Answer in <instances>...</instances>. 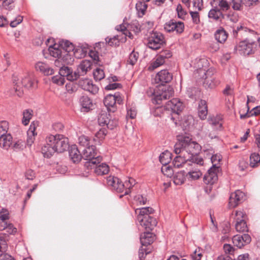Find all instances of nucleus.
Returning a JSON list of instances; mask_svg holds the SVG:
<instances>
[{"instance_id": "obj_1", "label": "nucleus", "mask_w": 260, "mask_h": 260, "mask_svg": "<svg viewBox=\"0 0 260 260\" xmlns=\"http://www.w3.org/2000/svg\"><path fill=\"white\" fill-rule=\"evenodd\" d=\"M178 141L174 145V152L177 155L174 158L173 164L175 168H180L191 162L201 164L203 159L198 161V154L201 151L200 145L192 140L188 136L182 135L177 137Z\"/></svg>"}, {"instance_id": "obj_2", "label": "nucleus", "mask_w": 260, "mask_h": 260, "mask_svg": "<svg viewBox=\"0 0 260 260\" xmlns=\"http://www.w3.org/2000/svg\"><path fill=\"white\" fill-rule=\"evenodd\" d=\"M46 144L42 148L44 157H50L55 152L61 153L69 147L68 138L62 135H50L46 138Z\"/></svg>"}, {"instance_id": "obj_3", "label": "nucleus", "mask_w": 260, "mask_h": 260, "mask_svg": "<svg viewBox=\"0 0 260 260\" xmlns=\"http://www.w3.org/2000/svg\"><path fill=\"white\" fill-rule=\"evenodd\" d=\"M154 211L153 208L149 207L142 208L139 210L137 221L147 231H152L157 224L156 219L150 215Z\"/></svg>"}, {"instance_id": "obj_4", "label": "nucleus", "mask_w": 260, "mask_h": 260, "mask_svg": "<svg viewBox=\"0 0 260 260\" xmlns=\"http://www.w3.org/2000/svg\"><path fill=\"white\" fill-rule=\"evenodd\" d=\"M96 145L92 144L90 146L86 147L82 150V158L86 160L85 166L88 168L92 169L96 164H100L102 160V157L98 153Z\"/></svg>"}, {"instance_id": "obj_5", "label": "nucleus", "mask_w": 260, "mask_h": 260, "mask_svg": "<svg viewBox=\"0 0 260 260\" xmlns=\"http://www.w3.org/2000/svg\"><path fill=\"white\" fill-rule=\"evenodd\" d=\"M14 89L16 94L19 97H21L23 93L22 87L27 89L35 88L37 87V81L35 79L32 75L26 74L21 78L20 82L16 81L14 79Z\"/></svg>"}, {"instance_id": "obj_6", "label": "nucleus", "mask_w": 260, "mask_h": 260, "mask_svg": "<svg viewBox=\"0 0 260 260\" xmlns=\"http://www.w3.org/2000/svg\"><path fill=\"white\" fill-rule=\"evenodd\" d=\"M257 43L252 41L245 39L239 42L235 46L234 50L244 56H249L255 53Z\"/></svg>"}, {"instance_id": "obj_7", "label": "nucleus", "mask_w": 260, "mask_h": 260, "mask_svg": "<svg viewBox=\"0 0 260 260\" xmlns=\"http://www.w3.org/2000/svg\"><path fill=\"white\" fill-rule=\"evenodd\" d=\"M174 94V90L171 87L162 86L158 89V91H154V97L152 99V103L160 105L162 101L170 99Z\"/></svg>"}, {"instance_id": "obj_8", "label": "nucleus", "mask_w": 260, "mask_h": 260, "mask_svg": "<svg viewBox=\"0 0 260 260\" xmlns=\"http://www.w3.org/2000/svg\"><path fill=\"white\" fill-rule=\"evenodd\" d=\"M164 36L159 32H153L147 39V46L152 50H157L166 45Z\"/></svg>"}, {"instance_id": "obj_9", "label": "nucleus", "mask_w": 260, "mask_h": 260, "mask_svg": "<svg viewBox=\"0 0 260 260\" xmlns=\"http://www.w3.org/2000/svg\"><path fill=\"white\" fill-rule=\"evenodd\" d=\"M103 102L109 112H114L116 110V104H122L123 99L121 94L117 92L114 94H109L107 95L105 97Z\"/></svg>"}, {"instance_id": "obj_10", "label": "nucleus", "mask_w": 260, "mask_h": 260, "mask_svg": "<svg viewBox=\"0 0 260 260\" xmlns=\"http://www.w3.org/2000/svg\"><path fill=\"white\" fill-rule=\"evenodd\" d=\"M165 109L172 112L171 119L174 121L175 119L179 118V115L183 109V105L178 99H173L166 103Z\"/></svg>"}, {"instance_id": "obj_11", "label": "nucleus", "mask_w": 260, "mask_h": 260, "mask_svg": "<svg viewBox=\"0 0 260 260\" xmlns=\"http://www.w3.org/2000/svg\"><path fill=\"white\" fill-rule=\"evenodd\" d=\"M220 170V166H217V164H214L208 170V172L205 174L203 181L207 185H209V191L211 190V185L213 184L218 179V173Z\"/></svg>"}, {"instance_id": "obj_12", "label": "nucleus", "mask_w": 260, "mask_h": 260, "mask_svg": "<svg viewBox=\"0 0 260 260\" xmlns=\"http://www.w3.org/2000/svg\"><path fill=\"white\" fill-rule=\"evenodd\" d=\"M73 45L69 41L66 40L64 42V48H62L61 54L59 58L66 64L72 63L74 61L73 54L70 52L72 50Z\"/></svg>"}, {"instance_id": "obj_13", "label": "nucleus", "mask_w": 260, "mask_h": 260, "mask_svg": "<svg viewBox=\"0 0 260 260\" xmlns=\"http://www.w3.org/2000/svg\"><path fill=\"white\" fill-rule=\"evenodd\" d=\"M172 53L169 50H165L161 51L156 56L155 60L151 63L149 66V69L154 70L158 67L162 65L165 62L166 59L171 57Z\"/></svg>"}, {"instance_id": "obj_14", "label": "nucleus", "mask_w": 260, "mask_h": 260, "mask_svg": "<svg viewBox=\"0 0 260 260\" xmlns=\"http://www.w3.org/2000/svg\"><path fill=\"white\" fill-rule=\"evenodd\" d=\"M165 30L168 32H175L177 34H180L184 29L183 22L170 20L164 25Z\"/></svg>"}, {"instance_id": "obj_15", "label": "nucleus", "mask_w": 260, "mask_h": 260, "mask_svg": "<svg viewBox=\"0 0 260 260\" xmlns=\"http://www.w3.org/2000/svg\"><path fill=\"white\" fill-rule=\"evenodd\" d=\"M245 214L242 211H238L236 212V223L235 229L238 232H248V227L244 220Z\"/></svg>"}, {"instance_id": "obj_16", "label": "nucleus", "mask_w": 260, "mask_h": 260, "mask_svg": "<svg viewBox=\"0 0 260 260\" xmlns=\"http://www.w3.org/2000/svg\"><path fill=\"white\" fill-rule=\"evenodd\" d=\"M232 240L235 246L241 248L244 245L250 243L251 241V238L249 234H243L242 235L234 236L232 238Z\"/></svg>"}, {"instance_id": "obj_17", "label": "nucleus", "mask_w": 260, "mask_h": 260, "mask_svg": "<svg viewBox=\"0 0 260 260\" xmlns=\"http://www.w3.org/2000/svg\"><path fill=\"white\" fill-rule=\"evenodd\" d=\"M198 67L200 69V71H204V75L202 78L205 80V79H209L212 78V75L215 73V70L214 68H210L208 70H206V66L208 64V60L205 58H202L199 60Z\"/></svg>"}, {"instance_id": "obj_18", "label": "nucleus", "mask_w": 260, "mask_h": 260, "mask_svg": "<svg viewBox=\"0 0 260 260\" xmlns=\"http://www.w3.org/2000/svg\"><path fill=\"white\" fill-rule=\"evenodd\" d=\"M92 62L87 59L83 60L78 66L75 73L78 75V79L81 76H84L91 69Z\"/></svg>"}, {"instance_id": "obj_19", "label": "nucleus", "mask_w": 260, "mask_h": 260, "mask_svg": "<svg viewBox=\"0 0 260 260\" xmlns=\"http://www.w3.org/2000/svg\"><path fill=\"white\" fill-rule=\"evenodd\" d=\"M66 65V64L60 67L58 74L64 78L66 77L67 79L70 81L76 80L78 79V75L75 72H73V70L71 68Z\"/></svg>"}, {"instance_id": "obj_20", "label": "nucleus", "mask_w": 260, "mask_h": 260, "mask_svg": "<svg viewBox=\"0 0 260 260\" xmlns=\"http://www.w3.org/2000/svg\"><path fill=\"white\" fill-rule=\"evenodd\" d=\"M208 17L210 21L221 22L225 19V15L218 8L212 7L209 11Z\"/></svg>"}, {"instance_id": "obj_21", "label": "nucleus", "mask_w": 260, "mask_h": 260, "mask_svg": "<svg viewBox=\"0 0 260 260\" xmlns=\"http://www.w3.org/2000/svg\"><path fill=\"white\" fill-rule=\"evenodd\" d=\"M245 197V194L240 190H236L232 193L229 198V204L231 207H236L239 203L242 202Z\"/></svg>"}, {"instance_id": "obj_22", "label": "nucleus", "mask_w": 260, "mask_h": 260, "mask_svg": "<svg viewBox=\"0 0 260 260\" xmlns=\"http://www.w3.org/2000/svg\"><path fill=\"white\" fill-rule=\"evenodd\" d=\"M79 103L82 112H87L93 109L92 101L87 95L81 96L79 99Z\"/></svg>"}, {"instance_id": "obj_23", "label": "nucleus", "mask_w": 260, "mask_h": 260, "mask_svg": "<svg viewBox=\"0 0 260 260\" xmlns=\"http://www.w3.org/2000/svg\"><path fill=\"white\" fill-rule=\"evenodd\" d=\"M68 149H69V156L72 161L74 163L79 162L81 160L82 156L77 145H72Z\"/></svg>"}, {"instance_id": "obj_24", "label": "nucleus", "mask_w": 260, "mask_h": 260, "mask_svg": "<svg viewBox=\"0 0 260 260\" xmlns=\"http://www.w3.org/2000/svg\"><path fill=\"white\" fill-rule=\"evenodd\" d=\"M35 68L45 76L51 75L54 73V70L50 66L44 62L39 61L36 63Z\"/></svg>"}, {"instance_id": "obj_25", "label": "nucleus", "mask_w": 260, "mask_h": 260, "mask_svg": "<svg viewBox=\"0 0 260 260\" xmlns=\"http://www.w3.org/2000/svg\"><path fill=\"white\" fill-rule=\"evenodd\" d=\"M173 78L172 74L167 70H162L157 73L156 80H158L160 84H164L170 82Z\"/></svg>"}, {"instance_id": "obj_26", "label": "nucleus", "mask_w": 260, "mask_h": 260, "mask_svg": "<svg viewBox=\"0 0 260 260\" xmlns=\"http://www.w3.org/2000/svg\"><path fill=\"white\" fill-rule=\"evenodd\" d=\"M210 4L212 7L218 8L223 13L230 9V3L226 0H210Z\"/></svg>"}, {"instance_id": "obj_27", "label": "nucleus", "mask_w": 260, "mask_h": 260, "mask_svg": "<svg viewBox=\"0 0 260 260\" xmlns=\"http://www.w3.org/2000/svg\"><path fill=\"white\" fill-rule=\"evenodd\" d=\"M111 122H113V121L109 119L107 113H103L99 115L98 117V123L100 125L102 126L106 125L108 128L113 129L117 126V123L115 122L114 125H111Z\"/></svg>"}, {"instance_id": "obj_28", "label": "nucleus", "mask_w": 260, "mask_h": 260, "mask_svg": "<svg viewBox=\"0 0 260 260\" xmlns=\"http://www.w3.org/2000/svg\"><path fill=\"white\" fill-rule=\"evenodd\" d=\"M198 115L201 120H205L208 114V106L207 102L204 100H200L198 103Z\"/></svg>"}, {"instance_id": "obj_29", "label": "nucleus", "mask_w": 260, "mask_h": 260, "mask_svg": "<svg viewBox=\"0 0 260 260\" xmlns=\"http://www.w3.org/2000/svg\"><path fill=\"white\" fill-rule=\"evenodd\" d=\"M154 238V235L152 233L147 231V232L141 234L140 240L143 246H147L153 242Z\"/></svg>"}, {"instance_id": "obj_30", "label": "nucleus", "mask_w": 260, "mask_h": 260, "mask_svg": "<svg viewBox=\"0 0 260 260\" xmlns=\"http://www.w3.org/2000/svg\"><path fill=\"white\" fill-rule=\"evenodd\" d=\"M0 231L4 232V235L9 236V235H14L17 232V229L14 226L12 223L2 222L0 224Z\"/></svg>"}, {"instance_id": "obj_31", "label": "nucleus", "mask_w": 260, "mask_h": 260, "mask_svg": "<svg viewBox=\"0 0 260 260\" xmlns=\"http://www.w3.org/2000/svg\"><path fill=\"white\" fill-rule=\"evenodd\" d=\"M228 37V33L222 27H220L214 33V38L219 43H223Z\"/></svg>"}, {"instance_id": "obj_32", "label": "nucleus", "mask_w": 260, "mask_h": 260, "mask_svg": "<svg viewBox=\"0 0 260 260\" xmlns=\"http://www.w3.org/2000/svg\"><path fill=\"white\" fill-rule=\"evenodd\" d=\"M13 138L9 134H6L0 138V146L8 150L12 145Z\"/></svg>"}, {"instance_id": "obj_33", "label": "nucleus", "mask_w": 260, "mask_h": 260, "mask_svg": "<svg viewBox=\"0 0 260 260\" xmlns=\"http://www.w3.org/2000/svg\"><path fill=\"white\" fill-rule=\"evenodd\" d=\"M107 134V131L105 128H101L97 132L94 137L92 138V141L95 145H101L103 140L105 138V136Z\"/></svg>"}, {"instance_id": "obj_34", "label": "nucleus", "mask_w": 260, "mask_h": 260, "mask_svg": "<svg viewBox=\"0 0 260 260\" xmlns=\"http://www.w3.org/2000/svg\"><path fill=\"white\" fill-rule=\"evenodd\" d=\"M123 184L124 194L120 196V198H122L124 195L128 194L131 192V188H132L136 184V180L133 178L129 177L128 180H126Z\"/></svg>"}, {"instance_id": "obj_35", "label": "nucleus", "mask_w": 260, "mask_h": 260, "mask_svg": "<svg viewBox=\"0 0 260 260\" xmlns=\"http://www.w3.org/2000/svg\"><path fill=\"white\" fill-rule=\"evenodd\" d=\"M98 164L94 165V172L98 175H104L108 173L109 167L106 163H102L98 166ZM93 168V167H92Z\"/></svg>"}, {"instance_id": "obj_36", "label": "nucleus", "mask_w": 260, "mask_h": 260, "mask_svg": "<svg viewBox=\"0 0 260 260\" xmlns=\"http://www.w3.org/2000/svg\"><path fill=\"white\" fill-rule=\"evenodd\" d=\"M78 143L80 146V149L82 150V147L84 149L86 147L90 146L92 144H94L92 139L89 138L88 137L82 135L78 138Z\"/></svg>"}, {"instance_id": "obj_37", "label": "nucleus", "mask_w": 260, "mask_h": 260, "mask_svg": "<svg viewBox=\"0 0 260 260\" xmlns=\"http://www.w3.org/2000/svg\"><path fill=\"white\" fill-rule=\"evenodd\" d=\"M186 173L185 171H181L176 173L173 177L174 183L176 185L182 184L186 179Z\"/></svg>"}, {"instance_id": "obj_38", "label": "nucleus", "mask_w": 260, "mask_h": 260, "mask_svg": "<svg viewBox=\"0 0 260 260\" xmlns=\"http://www.w3.org/2000/svg\"><path fill=\"white\" fill-rule=\"evenodd\" d=\"M124 39L123 38L122 35L119 36L116 35L113 36L112 38L107 37L105 39L106 42L110 46H118L119 45L120 41H123Z\"/></svg>"}, {"instance_id": "obj_39", "label": "nucleus", "mask_w": 260, "mask_h": 260, "mask_svg": "<svg viewBox=\"0 0 260 260\" xmlns=\"http://www.w3.org/2000/svg\"><path fill=\"white\" fill-rule=\"evenodd\" d=\"M171 153L168 150L160 153L159 156L160 162L163 165H168L171 160Z\"/></svg>"}, {"instance_id": "obj_40", "label": "nucleus", "mask_w": 260, "mask_h": 260, "mask_svg": "<svg viewBox=\"0 0 260 260\" xmlns=\"http://www.w3.org/2000/svg\"><path fill=\"white\" fill-rule=\"evenodd\" d=\"M202 175V172L198 169L190 170L186 173V177L191 181L198 179Z\"/></svg>"}, {"instance_id": "obj_41", "label": "nucleus", "mask_w": 260, "mask_h": 260, "mask_svg": "<svg viewBox=\"0 0 260 260\" xmlns=\"http://www.w3.org/2000/svg\"><path fill=\"white\" fill-rule=\"evenodd\" d=\"M147 5L145 2H138L136 5V9L138 12V16L142 17L145 13Z\"/></svg>"}, {"instance_id": "obj_42", "label": "nucleus", "mask_w": 260, "mask_h": 260, "mask_svg": "<svg viewBox=\"0 0 260 260\" xmlns=\"http://www.w3.org/2000/svg\"><path fill=\"white\" fill-rule=\"evenodd\" d=\"M230 7L235 11H242L243 10L244 4L242 0H230Z\"/></svg>"}, {"instance_id": "obj_43", "label": "nucleus", "mask_w": 260, "mask_h": 260, "mask_svg": "<svg viewBox=\"0 0 260 260\" xmlns=\"http://www.w3.org/2000/svg\"><path fill=\"white\" fill-rule=\"evenodd\" d=\"M33 111L31 109H25L23 112V118L22 123L24 125H27L32 117Z\"/></svg>"}, {"instance_id": "obj_44", "label": "nucleus", "mask_w": 260, "mask_h": 260, "mask_svg": "<svg viewBox=\"0 0 260 260\" xmlns=\"http://www.w3.org/2000/svg\"><path fill=\"white\" fill-rule=\"evenodd\" d=\"M260 163V156L258 153H253L250 156V166L252 168L258 166Z\"/></svg>"}, {"instance_id": "obj_45", "label": "nucleus", "mask_w": 260, "mask_h": 260, "mask_svg": "<svg viewBox=\"0 0 260 260\" xmlns=\"http://www.w3.org/2000/svg\"><path fill=\"white\" fill-rule=\"evenodd\" d=\"M219 84V80L214 78L205 79L204 82V85L205 87H208L211 89L214 88Z\"/></svg>"}, {"instance_id": "obj_46", "label": "nucleus", "mask_w": 260, "mask_h": 260, "mask_svg": "<svg viewBox=\"0 0 260 260\" xmlns=\"http://www.w3.org/2000/svg\"><path fill=\"white\" fill-rule=\"evenodd\" d=\"M72 51L73 52V54L76 58H82L84 57L86 53L87 50L85 48H83L82 47L78 48H73L72 47Z\"/></svg>"}, {"instance_id": "obj_47", "label": "nucleus", "mask_w": 260, "mask_h": 260, "mask_svg": "<svg viewBox=\"0 0 260 260\" xmlns=\"http://www.w3.org/2000/svg\"><path fill=\"white\" fill-rule=\"evenodd\" d=\"M62 48V47L58 48L54 46H50L48 51L51 56L57 58L60 57Z\"/></svg>"}, {"instance_id": "obj_48", "label": "nucleus", "mask_w": 260, "mask_h": 260, "mask_svg": "<svg viewBox=\"0 0 260 260\" xmlns=\"http://www.w3.org/2000/svg\"><path fill=\"white\" fill-rule=\"evenodd\" d=\"M127 26L136 34L139 33L141 30L140 24L137 20L133 21L131 24H127Z\"/></svg>"}, {"instance_id": "obj_49", "label": "nucleus", "mask_w": 260, "mask_h": 260, "mask_svg": "<svg viewBox=\"0 0 260 260\" xmlns=\"http://www.w3.org/2000/svg\"><path fill=\"white\" fill-rule=\"evenodd\" d=\"M118 181L119 178L113 176H110L107 178V184L109 188L112 190L115 187V183H118Z\"/></svg>"}, {"instance_id": "obj_50", "label": "nucleus", "mask_w": 260, "mask_h": 260, "mask_svg": "<svg viewBox=\"0 0 260 260\" xmlns=\"http://www.w3.org/2000/svg\"><path fill=\"white\" fill-rule=\"evenodd\" d=\"M139 58V53L137 52L133 51L129 55L127 63L134 66L137 61Z\"/></svg>"}, {"instance_id": "obj_51", "label": "nucleus", "mask_w": 260, "mask_h": 260, "mask_svg": "<svg viewBox=\"0 0 260 260\" xmlns=\"http://www.w3.org/2000/svg\"><path fill=\"white\" fill-rule=\"evenodd\" d=\"M9 218V213L7 209L2 208L0 210V224L4 222L7 223V220Z\"/></svg>"}, {"instance_id": "obj_52", "label": "nucleus", "mask_w": 260, "mask_h": 260, "mask_svg": "<svg viewBox=\"0 0 260 260\" xmlns=\"http://www.w3.org/2000/svg\"><path fill=\"white\" fill-rule=\"evenodd\" d=\"M93 75L94 79L96 81H100L103 79L105 77V73L104 70L97 68L93 72Z\"/></svg>"}, {"instance_id": "obj_53", "label": "nucleus", "mask_w": 260, "mask_h": 260, "mask_svg": "<svg viewBox=\"0 0 260 260\" xmlns=\"http://www.w3.org/2000/svg\"><path fill=\"white\" fill-rule=\"evenodd\" d=\"M8 128L9 124L7 121L4 120L0 122V138L7 134Z\"/></svg>"}, {"instance_id": "obj_54", "label": "nucleus", "mask_w": 260, "mask_h": 260, "mask_svg": "<svg viewBox=\"0 0 260 260\" xmlns=\"http://www.w3.org/2000/svg\"><path fill=\"white\" fill-rule=\"evenodd\" d=\"M161 172L168 177H171L173 175L172 168L168 165H163L161 169Z\"/></svg>"}, {"instance_id": "obj_55", "label": "nucleus", "mask_w": 260, "mask_h": 260, "mask_svg": "<svg viewBox=\"0 0 260 260\" xmlns=\"http://www.w3.org/2000/svg\"><path fill=\"white\" fill-rule=\"evenodd\" d=\"M66 88L67 92L70 94H72L77 90L78 85L71 81L66 84Z\"/></svg>"}, {"instance_id": "obj_56", "label": "nucleus", "mask_w": 260, "mask_h": 260, "mask_svg": "<svg viewBox=\"0 0 260 260\" xmlns=\"http://www.w3.org/2000/svg\"><path fill=\"white\" fill-rule=\"evenodd\" d=\"M38 126V122L33 121L31 123L29 129L27 132V136H35L37 135L36 129L37 127Z\"/></svg>"}, {"instance_id": "obj_57", "label": "nucleus", "mask_w": 260, "mask_h": 260, "mask_svg": "<svg viewBox=\"0 0 260 260\" xmlns=\"http://www.w3.org/2000/svg\"><path fill=\"white\" fill-rule=\"evenodd\" d=\"M52 81L53 83L57 85H62L64 83L65 78L58 74V75L52 77Z\"/></svg>"}, {"instance_id": "obj_58", "label": "nucleus", "mask_w": 260, "mask_h": 260, "mask_svg": "<svg viewBox=\"0 0 260 260\" xmlns=\"http://www.w3.org/2000/svg\"><path fill=\"white\" fill-rule=\"evenodd\" d=\"M15 0H4L2 6L3 8L8 10H12L15 7L14 2Z\"/></svg>"}, {"instance_id": "obj_59", "label": "nucleus", "mask_w": 260, "mask_h": 260, "mask_svg": "<svg viewBox=\"0 0 260 260\" xmlns=\"http://www.w3.org/2000/svg\"><path fill=\"white\" fill-rule=\"evenodd\" d=\"M223 249L225 253L224 254L230 255L231 256L234 255L235 248L231 245L224 244L223 247Z\"/></svg>"}, {"instance_id": "obj_60", "label": "nucleus", "mask_w": 260, "mask_h": 260, "mask_svg": "<svg viewBox=\"0 0 260 260\" xmlns=\"http://www.w3.org/2000/svg\"><path fill=\"white\" fill-rule=\"evenodd\" d=\"M176 11L177 12L178 17L181 19H183L187 14L186 11L183 9L182 5L180 4H179L177 6Z\"/></svg>"}, {"instance_id": "obj_61", "label": "nucleus", "mask_w": 260, "mask_h": 260, "mask_svg": "<svg viewBox=\"0 0 260 260\" xmlns=\"http://www.w3.org/2000/svg\"><path fill=\"white\" fill-rule=\"evenodd\" d=\"M123 182L119 179L118 183H115V187L113 188V191L118 193L123 192Z\"/></svg>"}, {"instance_id": "obj_62", "label": "nucleus", "mask_w": 260, "mask_h": 260, "mask_svg": "<svg viewBox=\"0 0 260 260\" xmlns=\"http://www.w3.org/2000/svg\"><path fill=\"white\" fill-rule=\"evenodd\" d=\"M92 81L89 79H85L83 80L80 83V85L81 86L83 89L84 90L88 91L90 88V84H92Z\"/></svg>"}, {"instance_id": "obj_63", "label": "nucleus", "mask_w": 260, "mask_h": 260, "mask_svg": "<svg viewBox=\"0 0 260 260\" xmlns=\"http://www.w3.org/2000/svg\"><path fill=\"white\" fill-rule=\"evenodd\" d=\"M190 14L192 18V22L196 24L200 22V15L198 12L190 11Z\"/></svg>"}, {"instance_id": "obj_64", "label": "nucleus", "mask_w": 260, "mask_h": 260, "mask_svg": "<svg viewBox=\"0 0 260 260\" xmlns=\"http://www.w3.org/2000/svg\"><path fill=\"white\" fill-rule=\"evenodd\" d=\"M222 159L221 155L219 154H215L213 155L211 157V161L212 163V165L217 164V166H219V162Z\"/></svg>"}]
</instances>
